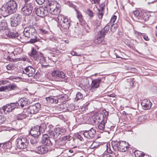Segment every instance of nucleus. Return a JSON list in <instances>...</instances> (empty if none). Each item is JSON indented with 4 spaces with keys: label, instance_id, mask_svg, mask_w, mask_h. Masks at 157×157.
I'll list each match as a JSON object with an SVG mask.
<instances>
[{
    "label": "nucleus",
    "instance_id": "nucleus-30",
    "mask_svg": "<svg viewBox=\"0 0 157 157\" xmlns=\"http://www.w3.org/2000/svg\"><path fill=\"white\" fill-rule=\"evenodd\" d=\"M6 34L8 37L12 38H15L19 37V34L17 32H11L8 30L6 32Z\"/></svg>",
    "mask_w": 157,
    "mask_h": 157
},
{
    "label": "nucleus",
    "instance_id": "nucleus-34",
    "mask_svg": "<svg viewBox=\"0 0 157 157\" xmlns=\"http://www.w3.org/2000/svg\"><path fill=\"white\" fill-rule=\"evenodd\" d=\"M46 100L48 102L51 104H56L58 102V100L50 97L46 98Z\"/></svg>",
    "mask_w": 157,
    "mask_h": 157
},
{
    "label": "nucleus",
    "instance_id": "nucleus-64",
    "mask_svg": "<svg viewBox=\"0 0 157 157\" xmlns=\"http://www.w3.org/2000/svg\"><path fill=\"white\" fill-rule=\"evenodd\" d=\"M102 157H113L112 155H104Z\"/></svg>",
    "mask_w": 157,
    "mask_h": 157
},
{
    "label": "nucleus",
    "instance_id": "nucleus-38",
    "mask_svg": "<svg viewBox=\"0 0 157 157\" xmlns=\"http://www.w3.org/2000/svg\"><path fill=\"white\" fill-rule=\"evenodd\" d=\"M37 138L33 137L31 139L30 143L33 146H36L38 140Z\"/></svg>",
    "mask_w": 157,
    "mask_h": 157
},
{
    "label": "nucleus",
    "instance_id": "nucleus-17",
    "mask_svg": "<svg viewBox=\"0 0 157 157\" xmlns=\"http://www.w3.org/2000/svg\"><path fill=\"white\" fill-rule=\"evenodd\" d=\"M152 103L150 101L147 99L143 100L141 103V105L144 109H150L152 105Z\"/></svg>",
    "mask_w": 157,
    "mask_h": 157
},
{
    "label": "nucleus",
    "instance_id": "nucleus-45",
    "mask_svg": "<svg viewBox=\"0 0 157 157\" xmlns=\"http://www.w3.org/2000/svg\"><path fill=\"white\" fill-rule=\"evenodd\" d=\"M83 97V95L80 92H78L76 94V98L77 99V100L81 99Z\"/></svg>",
    "mask_w": 157,
    "mask_h": 157
},
{
    "label": "nucleus",
    "instance_id": "nucleus-52",
    "mask_svg": "<svg viewBox=\"0 0 157 157\" xmlns=\"http://www.w3.org/2000/svg\"><path fill=\"white\" fill-rule=\"evenodd\" d=\"M90 1L92 4L93 3L99 4L100 1V0H90Z\"/></svg>",
    "mask_w": 157,
    "mask_h": 157
},
{
    "label": "nucleus",
    "instance_id": "nucleus-44",
    "mask_svg": "<svg viewBox=\"0 0 157 157\" xmlns=\"http://www.w3.org/2000/svg\"><path fill=\"white\" fill-rule=\"evenodd\" d=\"M134 78H130L128 79V82L130 83V87H132L134 84V81H133Z\"/></svg>",
    "mask_w": 157,
    "mask_h": 157
},
{
    "label": "nucleus",
    "instance_id": "nucleus-53",
    "mask_svg": "<svg viewBox=\"0 0 157 157\" xmlns=\"http://www.w3.org/2000/svg\"><path fill=\"white\" fill-rule=\"evenodd\" d=\"M46 62L45 59L43 57H41L40 58V62L41 63H44Z\"/></svg>",
    "mask_w": 157,
    "mask_h": 157
},
{
    "label": "nucleus",
    "instance_id": "nucleus-11",
    "mask_svg": "<svg viewBox=\"0 0 157 157\" xmlns=\"http://www.w3.org/2000/svg\"><path fill=\"white\" fill-rule=\"evenodd\" d=\"M52 75L56 78H63V81L66 82L69 81V78L66 77L65 74L62 71H54L52 73Z\"/></svg>",
    "mask_w": 157,
    "mask_h": 157
},
{
    "label": "nucleus",
    "instance_id": "nucleus-3",
    "mask_svg": "<svg viewBox=\"0 0 157 157\" xmlns=\"http://www.w3.org/2000/svg\"><path fill=\"white\" fill-rule=\"evenodd\" d=\"M111 144L112 148L115 151L124 152L129 148L128 143L124 141H112Z\"/></svg>",
    "mask_w": 157,
    "mask_h": 157
},
{
    "label": "nucleus",
    "instance_id": "nucleus-25",
    "mask_svg": "<svg viewBox=\"0 0 157 157\" xmlns=\"http://www.w3.org/2000/svg\"><path fill=\"white\" fill-rule=\"evenodd\" d=\"M105 36L99 33L98 34L97 37L94 40V42L95 44H99L104 40Z\"/></svg>",
    "mask_w": 157,
    "mask_h": 157
},
{
    "label": "nucleus",
    "instance_id": "nucleus-29",
    "mask_svg": "<svg viewBox=\"0 0 157 157\" xmlns=\"http://www.w3.org/2000/svg\"><path fill=\"white\" fill-rule=\"evenodd\" d=\"M58 6L55 7V8H52L49 9V13L54 15L59 14L60 12V10L58 7Z\"/></svg>",
    "mask_w": 157,
    "mask_h": 157
},
{
    "label": "nucleus",
    "instance_id": "nucleus-16",
    "mask_svg": "<svg viewBox=\"0 0 157 157\" xmlns=\"http://www.w3.org/2000/svg\"><path fill=\"white\" fill-rule=\"evenodd\" d=\"M34 149V150L36 152L40 154H46L48 151L47 147L44 146H40L38 147H36Z\"/></svg>",
    "mask_w": 157,
    "mask_h": 157
},
{
    "label": "nucleus",
    "instance_id": "nucleus-14",
    "mask_svg": "<svg viewBox=\"0 0 157 157\" xmlns=\"http://www.w3.org/2000/svg\"><path fill=\"white\" fill-rule=\"evenodd\" d=\"M96 134V131L95 129L91 128L89 130H86L83 133L84 137L89 139H94Z\"/></svg>",
    "mask_w": 157,
    "mask_h": 157
},
{
    "label": "nucleus",
    "instance_id": "nucleus-10",
    "mask_svg": "<svg viewBox=\"0 0 157 157\" xmlns=\"http://www.w3.org/2000/svg\"><path fill=\"white\" fill-rule=\"evenodd\" d=\"M40 105L39 103H37L34 105H31L27 109V113L28 114H35L38 113L40 108Z\"/></svg>",
    "mask_w": 157,
    "mask_h": 157
},
{
    "label": "nucleus",
    "instance_id": "nucleus-27",
    "mask_svg": "<svg viewBox=\"0 0 157 157\" xmlns=\"http://www.w3.org/2000/svg\"><path fill=\"white\" fill-rule=\"evenodd\" d=\"M16 103H17L18 105H17V107L18 105H20L21 108H23L27 104V101L25 98H21L18 101V102H16Z\"/></svg>",
    "mask_w": 157,
    "mask_h": 157
},
{
    "label": "nucleus",
    "instance_id": "nucleus-15",
    "mask_svg": "<svg viewBox=\"0 0 157 157\" xmlns=\"http://www.w3.org/2000/svg\"><path fill=\"white\" fill-rule=\"evenodd\" d=\"M101 81V79H97L92 80L89 89L92 92L95 91L96 89L99 86Z\"/></svg>",
    "mask_w": 157,
    "mask_h": 157
},
{
    "label": "nucleus",
    "instance_id": "nucleus-19",
    "mask_svg": "<svg viewBox=\"0 0 157 157\" xmlns=\"http://www.w3.org/2000/svg\"><path fill=\"white\" fill-rule=\"evenodd\" d=\"M42 142L43 144L47 146H50L52 144L48 136L46 134L43 136Z\"/></svg>",
    "mask_w": 157,
    "mask_h": 157
},
{
    "label": "nucleus",
    "instance_id": "nucleus-51",
    "mask_svg": "<svg viewBox=\"0 0 157 157\" xmlns=\"http://www.w3.org/2000/svg\"><path fill=\"white\" fill-rule=\"evenodd\" d=\"M37 3L39 5H42L45 2V0H36Z\"/></svg>",
    "mask_w": 157,
    "mask_h": 157
},
{
    "label": "nucleus",
    "instance_id": "nucleus-6",
    "mask_svg": "<svg viewBox=\"0 0 157 157\" xmlns=\"http://www.w3.org/2000/svg\"><path fill=\"white\" fill-rule=\"evenodd\" d=\"M66 130L64 128H54L52 130H51L49 132L50 136L53 139H56L59 136H60L64 134L66 132Z\"/></svg>",
    "mask_w": 157,
    "mask_h": 157
},
{
    "label": "nucleus",
    "instance_id": "nucleus-8",
    "mask_svg": "<svg viewBox=\"0 0 157 157\" xmlns=\"http://www.w3.org/2000/svg\"><path fill=\"white\" fill-rule=\"evenodd\" d=\"M49 13V10H48L46 6H40L38 8L36 11V14L38 16L43 17L47 16Z\"/></svg>",
    "mask_w": 157,
    "mask_h": 157
},
{
    "label": "nucleus",
    "instance_id": "nucleus-23",
    "mask_svg": "<svg viewBox=\"0 0 157 157\" xmlns=\"http://www.w3.org/2000/svg\"><path fill=\"white\" fill-rule=\"evenodd\" d=\"M70 138V136H64L62 138V140H61V142H59V147L60 148L64 149V148L65 147V145L66 143V141L69 140Z\"/></svg>",
    "mask_w": 157,
    "mask_h": 157
},
{
    "label": "nucleus",
    "instance_id": "nucleus-21",
    "mask_svg": "<svg viewBox=\"0 0 157 157\" xmlns=\"http://www.w3.org/2000/svg\"><path fill=\"white\" fill-rule=\"evenodd\" d=\"M7 24L6 21V20H2L0 22V32L5 31V32L7 31Z\"/></svg>",
    "mask_w": 157,
    "mask_h": 157
},
{
    "label": "nucleus",
    "instance_id": "nucleus-9",
    "mask_svg": "<svg viewBox=\"0 0 157 157\" xmlns=\"http://www.w3.org/2000/svg\"><path fill=\"white\" fill-rule=\"evenodd\" d=\"M33 9V5L31 3L25 4L21 8V12L25 16H29L32 13Z\"/></svg>",
    "mask_w": 157,
    "mask_h": 157
},
{
    "label": "nucleus",
    "instance_id": "nucleus-63",
    "mask_svg": "<svg viewBox=\"0 0 157 157\" xmlns=\"http://www.w3.org/2000/svg\"><path fill=\"white\" fill-rule=\"evenodd\" d=\"M114 26V25H113L111 28H110V30L112 32H114L115 30V27H113V26Z\"/></svg>",
    "mask_w": 157,
    "mask_h": 157
},
{
    "label": "nucleus",
    "instance_id": "nucleus-31",
    "mask_svg": "<svg viewBox=\"0 0 157 157\" xmlns=\"http://www.w3.org/2000/svg\"><path fill=\"white\" fill-rule=\"evenodd\" d=\"M29 116L28 113H27V111L25 112H23L22 113L17 115L15 117V118L18 120H21Z\"/></svg>",
    "mask_w": 157,
    "mask_h": 157
},
{
    "label": "nucleus",
    "instance_id": "nucleus-12",
    "mask_svg": "<svg viewBox=\"0 0 157 157\" xmlns=\"http://www.w3.org/2000/svg\"><path fill=\"white\" fill-rule=\"evenodd\" d=\"M92 124H98L102 121H106L105 118H104V115L102 113L94 115L91 119Z\"/></svg>",
    "mask_w": 157,
    "mask_h": 157
},
{
    "label": "nucleus",
    "instance_id": "nucleus-4",
    "mask_svg": "<svg viewBox=\"0 0 157 157\" xmlns=\"http://www.w3.org/2000/svg\"><path fill=\"white\" fill-rule=\"evenodd\" d=\"M46 128V124H42L40 126H36L32 128L30 130V133L33 137H38L40 135V131L45 130Z\"/></svg>",
    "mask_w": 157,
    "mask_h": 157
},
{
    "label": "nucleus",
    "instance_id": "nucleus-26",
    "mask_svg": "<svg viewBox=\"0 0 157 157\" xmlns=\"http://www.w3.org/2000/svg\"><path fill=\"white\" fill-rule=\"evenodd\" d=\"M58 19L59 25L60 24L61 21H63V23H66V22L70 21V19H69L67 17L61 15L58 16Z\"/></svg>",
    "mask_w": 157,
    "mask_h": 157
},
{
    "label": "nucleus",
    "instance_id": "nucleus-18",
    "mask_svg": "<svg viewBox=\"0 0 157 157\" xmlns=\"http://www.w3.org/2000/svg\"><path fill=\"white\" fill-rule=\"evenodd\" d=\"M23 71L24 73L28 75L29 77L32 76L35 73V69L30 66L25 68Z\"/></svg>",
    "mask_w": 157,
    "mask_h": 157
},
{
    "label": "nucleus",
    "instance_id": "nucleus-54",
    "mask_svg": "<svg viewBox=\"0 0 157 157\" xmlns=\"http://www.w3.org/2000/svg\"><path fill=\"white\" fill-rule=\"evenodd\" d=\"M125 68L126 69H127L128 70H130L132 69V71H135V68H132L130 66H126L125 67Z\"/></svg>",
    "mask_w": 157,
    "mask_h": 157
},
{
    "label": "nucleus",
    "instance_id": "nucleus-48",
    "mask_svg": "<svg viewBox=\"0 0 157 157\" xmlns=\"http://www.w3.org/2000/svg\"><path fill=\"white\" fill-rule=\"evenodd\" d=\"M87 14L90 17H93L94 16V14L93 12L90 9L87 10Z\"/></svg>",
    "mask_w": 157,
    "mask_h": 157
},
{
    "label": "nucleus",
    "instance_id": "nucleus-7",
    "mask_svg": "<svg viewBox=\"0 0 157 157\" xmlns=\"http://www.w3.org/2000/svg\"><path fill=\"white\" fill-rule=\"evenodd\" d=\"M22 18L20 14L16 13L12 15L10 19V24L12 27H16L20 24Z\"/></svg>",
    "mask_w": 157,
    "mask_h": 157
},
{
    "label": "nucleus",
    "instance_id": "nucleus-47",
    "mask_svg": "<svg viewBox=\"0 0 157 157\" xmlns=\"http://www.w3.org/2000/svg\"><path fill=\"white\" fill-rule=\"evenodd\" d=\"M6 120L5 117L3 116H0V124L3 123Z\"/></svg>",
    "mask_w": 157,
    "mask_h": 157
},
{
    "label": "nucleus",
    "instance_id": "nucleus-39",
    "mask_svg": "<svg viewBox=\"0 0 157 157\" xmlns=\"http://www.w3.org/2000/svg\"><path fill=\"white\" fill-rule=\"evenodd\" d=\"M75 11L76 12V16L80 22H81L82 21V13L77 9H75Z\"/></svg>",
    "mask_w": 157,
    "mask_h": 157
},
{
    "label": "nucleus",
    "instance_id": "nucleus-61",
    "mask_svg": "<svg viewBox=\"0 0 157 157\" xmlns=\"http://www.w3.org/2000/svg\"><path fill=\"white\" fill-rule=\"evenodd\" d=\"M5 144H8L7 145L6 147H5V148L4 149H5V148H6V149H10V148H11V146L10 143H5Z\"/></svg>",
    "mask_w": 157,
    "mask_h": 157
},
{
    "label": "nucleus",
    "instance_id": "nucleus-2",
    "mask_svg": "<svg viewBox=\"0 0 157 157\" xmlns=\"http://www.w3.org/2000/svg\"><path fill=\"white\" fill-rule=\"evenodd\" d=\"M24 34L25 37L30 38L31 43L37 41L36 30L33 25H29L26 27L24 30Z\"/></svg>",
    "mask_w": 157,
    "mask_h": 157
},
{
    "label": "nucleus",
    "instance_id": "nucleus-37",
    "mask_svg": "<svg viewBox=\"0 0 157 157\" xmlns=\"http://www.w3.org/2000/svg\"><path fill=\"white\" fill-rule=\"evenodd\" d=\"M107 123V121L106 122V121H102L100 122L99 123V124L98 126V128L99 129L103 130L105 128V124Z\"/></svg>",
    "mask_w": 157,
    "mask_h": 157
},
{
    "label": "nucleus",
    "instance_id": "nucleus-46",
    "mask_svg": "<svg viewBox=\"0 0 157 157\" xmlns=\"http://www.w3.org/2000/svg\"><path fill=\"white\" fill-rule=\"evenodd\" d=\"M65 3L68 5L70 7L74 8L75 6L70 1H66L65 2Z\"/></svg>",
    "mask_w": 157,
    "mask_h": 157
},
{
    "label": "nucleus",
    "instance_id": "nucleus-42",
    "mask_svg": "<svg viewBox=\"0 0 157 157\" xmlns=\"http://www.w3.org/2000/svg\"><path fill=\"white\" fill-rule=\"evenodd\" d=\"M67 111H71L75 109V106L73 104H69L67 106Z\"/></svg>",
    "mask_w": 157,
    "mask_h": 157
},
{
    "label": "nucleus",
    "instance_id": "nucleus-28",
    "mask_svg": "<svg viewBox=\"0 0 157 157\" xmlns=\"http://www.w3.org/2000/svg\"><path fill=\"white\" fill-rule=\"evenodd\" d=\"M58 6L55 7V8H52L49 9V13L54 15L59 14L60 12V10L58 7Z\"/></svg>",
    "mask_w": 157,
    "mask_h": 157
},
{
    "label": "nucleus",
    "instance_id": "nucleus-55",
    "mask_svg": "<svg viewBox=\"0 0 157 157\" xmlns=\"http://www.w3.org/2000/svg\"><path fill=\"white\" fill-rule=\"evenodd\" d=\"M71 54L72 55V56H81V55L79 54H77V53L76 52L74 51H72L71 52Z\"/></svg>",
    "mask_w": 157,
    "mask_h": 157
},
{
    "label": "nucleus",
    "instance_id": "nucleus-32",
    "mask_svg": "<svg viewBox=\"0 0 157 157\" xmlns=\"http://www.w3.org/2000/svg\"><path fill=\"white\" fill-rule=\"evenodd\" d=\"M148 18V16L146 13H143L142 15L139 16L137 19L139 22H145Z\"/></svg>",
    "mask_w": 157,
    "mask_h": 157
},
{
    "label": "nucleus",
    "instance_id": "nucleus-62",
    "mask_svg": "<svg viewBox=\"0 0 157 157\" xmlns=\"http://www.w3.org/2000/svg\"><path fill=\"white\" fill-rule=\"evenodd\" d=\"M143 36L144 39L145 40L148 41L150 39L147 36L144 35Z\"/></svg>",
    "mask_w": 157,
    "mask_h": 157
},
{
    "label": "nucleus",
    "instance_id": "nucleus-5",
    "mask_svg": "<svg viewBox=\"0 0 157 157\" xmlns=\"http://www.w3.org/2000/svg\"><path fill=\"white\" fill-rule=\"evenodd\" d=\"M16 146L18 148L24 149L26 148L28 145L29 141L27 138L20 136L16 141Z\"/></svg>",
    "mask_w": 157,
    "mask_h": 157
},
{
    "label": "nucleus",
    "instance_id": "nucleus-13",
    "mask_svg": "<svg viewBox=\"0 0 157 157\" xmlns=\"http://www.w3.org/2000/svg\"><path fill=\"white\" fill-rule=\"evenodd\" d=\"M17 103H11L8 104L2 107V109L5 113H9L17 107Z\"/></svg>",
    "mask_w": 157,
    "mask_h": 157
},
{
    "label": "nucleus",
    "instance_id": "nucleus-50",
    "mask_svg": "<svg viewBox=\"0 0 157 157\" xmlns=\"http://www.w3.org/2000/svg\"><path fill=\"white\" fill-rule=\"evenodd\" d=\"M145 120L144 117L143 116H140L138 117V121L139 122H141L144 121Z\"/></svg>",
    "mask_w": 157,
    "mask_h": 157
},
{
    "label": "nucleus",
    "instance_id": "nucleus-24",
    "mask_svg": "<svg viewBox=\"0 0 157 157\" xmlns=\"http://www.w3.org/2000/svg\"><path fill=\"white\" fill-rule=\"evenodd\" d=\"M29 55L32 58H33L35 60H37L39 58V53L34 48H32L31 52Z\"/></svg>",
    "mask_w": 157,
    "mask_h": 157
},
{
    "label": "nucleus",
    "instance_id": "nucleus-20",
    "mask_svg": "<svg viewBox=\"0 0 157 157\" xmlns=\"http://www.w3.org/2000/svg\"><path fill=\"white\" fill-rule=\"evenodd\" d=\"M17 87L14 84H10L8 86H2L0 87V91H8L14 90Z\"/></svg>",
    "mask_w": 157,
    "mask_h": 157
},
{
    "label": "nucleus",
    "instance_id": "nucleus-35",
    "mask_svg": "<svg viewBox=\"0 0 157 157\" xmlns=\"http://www.w3.org/2000/svg\"><path fill=\"white\" fill-rule=\"evenodd\" d=\"M68 105V103L66 102L65 103L60 105L59 107L60 109V111L63 112H65L67 111V106Z\"/></svg>",
    "mask_w": 157,
    "mask_h": 157
},
{
    "label": "nucleus",
    "instance_id": "nucleus-1",
    "mask_svg": "<svg viewBox=\"0 0 157 157\" xmlns=\"http://www.w3.org/2000/svg\"><path fill=\"white\" fill-rule=\"evenodd\" d=\"M17 5L13 0H11L3 6L0 9L2 16L5 17L9 14L15 13L17 10Z\"/></svg>",
    "mask_w": 157,
    "mask_h": 157
},
{
    "label": "nucleus",
    "instance_id": "nucleus-40",
    "mask_svg": "<svg viewBox=\"0 0 157 157\" xmlns=\"http://www.w3.org/2000/svg\"><path fill=\"white\" fill-rule=\"evenodd\" d=\"M101 9V10H99L98 9V18L99 19H101L102 18L103 16V12L104 11V7L103 6H102L101 7V6H100Z\"/></svg>",
    "mask_w": 157,
    "mask_h": 157
},
{
    "label": "nucleus",
    "instance_id": "nucleus-56",
    "mask_svg": "<svg viewBox=\"0 0 157 157\" xmlns=\"http://www.w3.org/2000/svg\"><path fill=\"white\" fill-rule=\"evenodd\" d=\"M104 114H103L104 115V118H105L106 119V122L107 121V116L109 114V113L108 112L106 111L105 110V111H103Z\"/></svg>",
    "mask_w": 157,
    "mask_h": 157
},
{
    "label": "nucleus",
    "instance_id": "nucleus-41",
    "mask_svg": "<svg viewBox=\"0 0 157 157\" xmlns=\"http://www.w3.org/2000/svg\"><path fill=\"white\" fill-rule=\"evenodd\" d=\"M144 155L143 154L142 152L139 151H136L134 152V155L135 157H143Z\"/></svg>",
    "mask_w": 157,
    "mask_h": 157
},
{
    "label": "nucleus",
    "instance_id": "nucleus-60",
    "mask_svg": "<svg viewBox=\"0 0 157 157\" xmlns=\"http://www.w3.org/2000/svg\"><path fill=\"white\" fill-rule=\"evenodd\" d=\"M7 144H0V148L2 147L4 149L5 148V147H6Z\"/></svg>",
    "mask_w": 157,
    "mask_h": 157
},
{
    "label": "nucleus",
    "instance_id": "nucleus-22",
    "mask_svg": "<svg viewBox=\"0 0 157 157\" xmlns=\"http://www.w3.org/2000/svg\"><path fill=\"white\" fill-rule=\"evenodd\" d=\"M59 6V5L58 4L57 2L55 0H48L46 7H47L48 10H49V9L52 8H55V7Z\"/></svg>",
    "mask_w": 157,
    "mask_h": 157
},
{
    "label": "nucleus",
    "instance_id": "nucleus-49",
    "mask_svg": "<svg viewBox=\"0 0 157 157\" xmlns=\"http://www.w3.org/2000/svg\"><path fill=\"white\" fill-rule=\"evenodd\" d=\"M117 18V16L115 15H114L112 17L110 20V23H114L116 21Z\"/></svg>",
    "mask_w": 157,
    "mask_h": 157
},
{
    "label": "nucleus",
    "instance_id": "nucleus-33",
    "mask_svg": "<svg viewBox=\"0 0 157 157\" xmlns=\"http://www.w3.org/2000/svg\"><path fill=\"white\" fill-rule=\"evenodd\" d=\"M71 21H69L66 23H63V21H61L60 24L59 25L61 26V29H68L70 26L71 25Z\"/></svg>",
    "mask_w": 157,
    "mask_h": 157
},
{
    "label": "nucleus",
    "instance_id": "nucleus-43",
    "mask_svg": "<svg viewBox=\"0 0 157 157\" xmlns=\"http://www.w3.org/2000/svg\"><path fill=\"white\" fill-rule=\"evenodd\" d=\"M134 15L137 19L140 16V12L137 10H136L133 12Z\"/></svg>",
    "mask_w": 157,
    "mask_h": 157
},
{
    "label": "nucleus",
    "instance_id": "nucleus-36",
    "mask_svg": "<svg viewBox=\"0 0 157 157\" xmlns=\"http://www.w3.org/2000/svg\"><path fill=\"white\" fill-rule=\"evenodd\" d=\"M109 25H107L105 26L104 28L100 32V33L102 34H103V35L105 36V34L107 33L109 31Z\"/></svg>",
    "mask_w": 157,
    "mask_h": 157
},
{
    "label": "nucleus",
    "instance_id": "nucleus-57",
    "mask_svg": "<svg viewBox=\"0 0 157 157\" xmlns=\"http://www.w3.org/2000/svg\"><path fill=\"white\" fill-rule=\"evenodd\" d=\"M109 147L108 146H107V150L108 152L109 153H111L112 152V150L110 148V146L109 145Z\"/></svg>",
    "mask_w": 157,
    "mask_h": 157
},
{
    "label": "nucleus",
    "instance_id": "nucleus-59",
    "mask_svg": "<svg viewBox=\"0 0 157 157\" xmlns=\"http://www.w3.org/2000/svg\"><path fill=\"white\" fill-rule=\"evenodd\" d=\"M40 33L42 34H45L47 33V31L43 29H40Z\"/></svg>",
    "mask_w": 157,
    "mask_h": 157
},
{
    "label": "nucleus",
    "instance_id": "nucleus-58",
    "mask_svg": "<svg viewBox=\"0 0 157 157\" xmlns=\"http://www.w3.org/2000/svg\"><path fill=\"white\" fill-rule=\"evenodd\" d=\"M12 65L11 64H8L6 68L7 70H10L12 69Z\"/></svg>",
    "mask_w": 157,
    "mask_h": 157
}]
</instances>
